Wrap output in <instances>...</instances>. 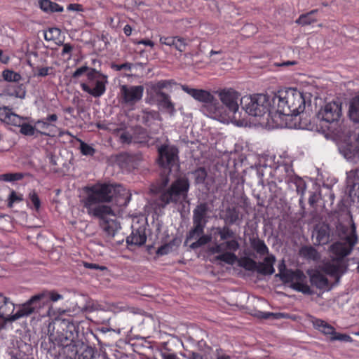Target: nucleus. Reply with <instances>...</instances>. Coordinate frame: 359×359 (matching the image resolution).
Here are the masks:
<instances>
[{"instance_id": "1", "label": "nucleus", "mask_w": 359, "mask_h": 359, "mask_svg": "<svg viewBox=\"0 0 359 359\" xmlns=\"http://www.w3.org/2000/svg\"><path fill=\"white\" fill-rule=\"evenodd\" d=\"M158 163L162 168L160 177L151 185L154 195L153 203L156 208H164L170 203H182L187 198L189 181L186 177H176L179 165V150L170 144L158 147Z\"/></svg>"}, {"instance_id": "2", "label": "nucleus", "mask_w": 359, "mask_h": 359, "mask_svg": "<svg viewBox=\"0 0 359 359\" xmlns=\"http://www.w3.org/2000/svg\"><path fill=\"white\" fill-rule=\"evenodd\" d=\"M336 232L340 241L329 247L330 261L325 264L324 271L335 278V284L339 283L341 276L348 269L345 257L349 255L358 243L356 226L352 217L350 219V228L340 222L336 224Z\"/></svg>"}, {"instance_id": "3", "label": "nucleus", "mask_w": 359, "mask_h": 359, "mask_svg": "<svg viewBox=\"0 0 359 359\" xmlns=\"http://www.w3.org/2000/svg\"><path fill=\"white\" fill-rule=\"evenodd\" d=\"M87 196L83 200V206L87 213L101 210L102 208H111L109 205L100 204L110 202L114 197H123V204L127 205L130 202L131 195L129 191L122 185L117 184L97 183L91 187H86Z\"/></svg>"}, {"instance_id": "4", "label": "nucleus", "mask_w": 359, "mask_h": 359, "mask_svg": "<svg viewBox=\"0 0 359 359\" xmlns=\"http://www.w3.org/2000/svg\"><path fill=\"white\" fill-rule=\"evenodd\" d=\"M214 93L218 96L222 104L215 98L214 103L208 106L212 116L222 122L231 118H236L239 109L238 100L241 99L240 93L232 88H224L214 91Z\"/></svg>"}, {"instance_id": "5", "label": "nucleus", "mask_w": 359, "mask_h": 359, "mask_svg": "<svg viewBox=\"0 0 359 359\" xmlns=\"http://www.w3.org/2000/svg\"><path fill=\"white\" fill-rule=\"evenodd\" d=\"M75 326L67 320L57 321L49 323L48 326V344L44 341L41 347L47 351L54 358H57L60 352L55 349V346L63 348L70 346L74 339Z\"/></svg>"}, {"instance_id": "6", "label": "nucleus", "mask_w": 359, "mask_h": 359, "mask_svg": "<svg viewBox=\"0 0 359 359\" xmlns=\"http://www.w3.org/2000/svg\"><path fill=\"white\" fill-rule=\"evenodd\" d=\"M272 107L280 115L294 116L305 109V100L302 93L294 88L278 90L271 96Z\"/></svg>"}, {"instance_id": "7", "label": "nucleus", "mask_w": 359, "mask_h": 359, "mask_svg": "<svg viewBox=\"0 0 359 359\" xmlns=\"http://www.w3.org/2000/svg\"><path fill=\"white\" fill-rule=\"evenodd\" d=\"M341 102L332 101L326 103L316 114L320 122V130L341 138L344 134L341 126Z\"/></svg>"}, {"instance_id": "8", "label": "nucleus", "mask_w": 359, "mask_h": 359, "mask_svg": "<svg viewBox=\"0 0 359 359\" xmlns=\"http://www.w3.org/2000/svg\"><path fill=\"white\" fill-rule=\"evenodd\" d=\"M278 268L279 273L276 274V277H279L285 283H290L291 288L307 295L314 294V291L307 284L306 276L302 271L287 269L284 259L279 262Z\"/></svg>"}, {"instance_id": "9", "label": "nucleus", "mask_w": 359, "mask_h": 359, "mask_svg": "<svg viewBox=\"0 0 359 359\" xmlns=\"http://www.w3.org/2000/svg\"><path fill=\"white\" fill-rule=\"evenodd\" d=\"M271 102V97L264 94L244 96L241 99L242 108L252 116H262L271 112L273 109Z\"/></svg>"}, {"instance_id": "10", "label": "nucleus", "mask_w": 359, "mask_h": 359, "mask_svg": "<svg viewBox=\"0 0 359 359\" xmlns=\"http://www.w3.org/2000/svg\"><path fill=\"white\" fill-rule=\"evenodd\" d=\"M88 215L99 219V226L109 241L114 238L121 229V224L116 219V215L111 208H102L101 210L93 211Z\"/></svg>"}, {"instance_id": "11", "label": "nucleus", "mask_w": 359, "mask_h": 359, "mask_svg": "<svg viewBox=\"0 0 359 359\" xmlns=\"http://www.w3.org/2000/svg\"><path fill=\"white\" fill-rule=\"evenodd\" d=\"M211 208L207 202H201L197 204L193 210V227L187 235L185 244L191 239L198 237L204 233V229L208 222V214Z\"/></svg>"}, {"instance_id": "12", "label": "nucleus", "mask_w": 359, "mask_h": 359, "mask_svg": "<svg viewBox=\"0 0 359 359\" xmlns=\"http://www.w3.org/2000/svg\"><path fill=\"white\" fill-rule=\"evenodd\" d=\"M173 84H175L173 80H161L147 84L151 92L156 96L157 105L166 111L170 116L175 114V104L171 101L170 96L164 93L163 89L171 88Z\"/></svg>"}, {"instance_id": "13", "label": "nucleus", "mask_w": 359, "mask_h": 359, "mask_svg": "<svg viewBox=\"0 0 359 359\" xmlns=\"http://www.w3.org/2000/svg\"><path fill=\"white\" fill-rule=\"evenodd\" d=\"M0 318L4 322H13L16 320L28 316L34 313V307H31L29 300L23 304L21 308L13 315H12L15 306L8 298L4 297L0 293Z\"/></svg>"}, {"instance_id": "14", "label": "nucleus", "mask_w": 359, "mask_h": 359, "mask_svg": "<svg viewBox=\"0 0 359 359\" xmlns=\"http://www.w3.org/2000/svg\"><path fill=\"white\" fill-rule=\"evenodd\" d=\"M276 261L274 255H269L264 257V262H257L248 257H243L238 259L239 266L247 271H256L262 276L272 275L275 272L273 265Z\"/></svg>"}, {"instance_id": "15", "label": "nucleus", "mask_w": 359, "mask_h": 359, "mask_svg": "<svg viewBox=\"0 0 359 359\" xmlns=\"http://www.w3.org/2000/svg\"><path fill=\"white\" fill-rule=\"evenodd\" d=\"M87 79L89 82H95V86L91 88L88 84L82 83V90L94 97L102 96L106 90V84L108 83L107 76L102 74L95 69H90L87 73Z\"/></svg>"}, {"instance_id": "16", "label": "nucleus", "mask_w": 359, "mask_h": 359, "mask_svg": "<svg viewBox=\"0 0 359 359\" xmlns=\"http://www.w3.org/2000/svg\"><path fill=\"white\" fill-rule=\"evenodd\" d=\"M114 132L121 133L119 141L121 144H147L150 137L147 130L141 126H137L132 128L130 130H125L122 128H116Z\"/></svg>"}, {"instance_id": "17", "label": "nucleus", "mask_w": 359, "mask_h": 359, "mask_svg": "<svg viewBox=\"0 0 359 359\" xmlns=\"http://www.w3.org/2000/svg\"><path fill=\"white\" fill-rule=\"evenodd\" d=\"M143 93V86L121 85L118 93L119 102L122 104L133 106L142 100Z\"/></svg>"}, {"instance_id": "18", "label": "nucleus", "mask_w": 359, "mask_h": 359, "mask_svg": "<svg viewBox=\"0 0 359 359\" xmlns=\"http://www.w3.org/2000/svg\"><path fill=\"white\" fill-rule=\"evenodd\" d=\"M62 298L60 294L50 292H43L32 297L29 300L31 307H34V313L38 312L39 309L48 304L50 301L57 302Z\"/></svg>"}, {"instance_id": "19", "label": "nucleus", "mask_w": 359, "mask_h": 359, "mask_svg": "<svg viewBox=\"0 0 359 359\" xmlns=\"http://www.w3.org/2000/svg\"><path fill=\"white\" fill-rule=\"evenodd\" d=\"M313 244L315 245H326L331 241L330 227L322 223L316 226L313 232Z\"/></svg>"}, {"instance_id": "20", "label": "nucleus", "mask_w": 359, "mask_h": 359, "mask_svg": "<svg viewBox=\"0 0 359 359\" xmlns=\"http://www.w3.org/2000/svg\"><path fill=\"white\" fill-rule=\"evenodd\" d=\"M182 88L184 92L188 93L195 100L201 102L208 103V106H210L214 103V95H212L209 91L203 89L191 88L185 85L182 86Z\"/></svg>"}, {"instance_id": "21", "label": "nucleus", "mask_w": 359, "mask_h": 359, "mask_svg": "<svg viewBox=\"0 0 359 359\" xmlns=\"http://www.w3.org/2000/svg\"><path fill=\"white\" fill-rule=\"evenodd\" d=\"M220 218L227 225H239L243 220L239 210L234 206H228L224 210L223 215L220 216Z\"/></svg>"}, {"instance_id": "22", "label": "nucleus", "mask_w": 359, "mask_h": 359, "mask_svg": "<svg viewBox=\"0 0 359 359\" xmlns=\"http://www.w3.org/2000/svg\"><path fill=\"white\" fill-rule=\"evenodd\" d=\"M309 280L313 286L319 290H330L332 286H330L329 280L326 276L318 271H309Z\"/></svg>"}, {"instance_id": "23", "label": "nucleus", "mask_w": 359, "mask_h": 359, "mask_svg": "<svg viewBox=\"0 0 359 359\" xmlns=\"http://www.w3.org/2000/svg\"><path fill=\"white\" fill-rule=\"evenodd\" d=\"M147 241V236L145 229L143 227H139L136 229H133L130 236L126 238V243L130 245H142Z\"/></svg>"}, {"instance_id": "24", "label": "nucleus", "mask_w": 359, "mask_h": 359, "mask_svg": "<svg viewBox=\"0 0 359 359\" xmlns=\"http://www.w3.org/2000/svg\"><path fill=\"white\" fill-rule=\"evenodd\" d=\"M250 243L252 249L258 255H259V256L273 255L272 254L269 253V248L265 244L264 241L263 240H261L257 236L250 237Z\"/></svg>"}, {"instance_id": "25", "label": "nucleus", "mask_w": 359, "mask_h": 359, "mask_svg": "<svg viewBox=\"0 0 359 359\" xmlns=\"http://www.w3.org/2000/svg\"><path fill=\"white\" fill-rule=\"evenodd\" d=\"M311 321L313 327L323 332L325 335H330L332 337L333 334H335V329L331 325L328 324L323 320L316 318L311 316Z\"/></svg>"}, {"instance_id": "26", "label": "nucleus", "mask_w": 359, "mask_h": 359, "mask_svg": "<svg viewBox=\"0 0 359 359\" xmlns=\"http://www.w3.org/2000/svg\"><path fill=\"white\" fill-rule=\"evenodd\" d=\"M292 120L294 121V126L295 128L300 129L313 130L314 126L311 123L310 118L304 111L297 115V119L292 116Z\"/></svg>"}, {"instance_id": "27", "label": "nucleus", "mask_w": 359, "mask_h": 359, "mask_svg": "<svg viewBox=\"0 0 359 359\" xmlns=\"http://www.w3.org/2000/svg\"><path fill=\"white\" fill-rule=\"evenodd\" d=\"M299 255L306 259L313 261L318 260L320 257V254L317 250L311 245L302 246L299 250Z\"/></svg>"}, {"instance_id": "28", "label": "nucleus", "mask_w": 359, "mask_h": 359, "mask_svg": "<svg viewBox=\"0 0 359 359\" xmlns=\"http://www.w3.org/2000/svg\"><path fill=\"white\" fill-rule=\"evenodd\" d=\"M348 116L353 122L359 123V96H356L351 100Z\"/></svg>"}, {"instance_id": "29", "label": "nucleus", "mask_w": 359, "mask_h": 359, "mask_svg": "<svg viewBox=\"0 0 359 359\" xmlns=\"http://www.w3.org/2000/svg\"><path fill=\"white\" fill-rule=\"evenodd\" d=\"M230 225L225 224L222 227L216 229L217 234L220 237L221 241H226L230 238H235V232L229 227Z\"/></svg>"}, {"instance_id": "30", "label": "nucleus", "mask_w": 359, "mask_h": 359, "mask_svg": "<svg viewBox=\"0 0 359 359\" xmlns=\"http://www.w3.org/2000/svg\"><path fill=\"white\" fill-rule=\"evenodd\" d=\"M160 118V114L156 111H143L142 116V122L147 126H150L152 121Z\"/></svg>"}, {"instance_id": "31", "label": "nucleus", "mask_w": 359, "mask_h": 359, "mask_svg": "<svg viewBox=\"0 0 359 359\" xmlns=\"http://www.w3.org/2000/svg\"><path fill=\"white\" fill-rule=\"evenodd\" d=\"M238 259V257L234 253L230 252H226L215 257L216 260L222 261L230 265L237 262Z\"/></svg>"}, {"instance_id": "32", "label": "nucleus", "mask_w": 359, "mask_h": 359, "mask_svg": "<svg viewBox=\"0 0 359 359\" xmlns=\"http://www.w3.org/2000/svg\"><path fill=\"white\" fill-rule=\"evenodd\" d=\"M255 316L262 319L275 320L285 318V315L283 313L263 312L259 311L255 313Z\"/></svg>"}, {"instance_id": "33", "label": "nucleus", "mask_w": 359, "mask_h": 359, "mask_svg": "<svg viewBox=\"0 0 359 359\" xmlns=\"http://www.w3.org/2000/svg\"><path fill=\"white\" fill-rule=\"evenodd\" d=\"M35 132H37L43 135H49V134L46 132H41L36 130L34 127L28 123H22L20 126V133L25 135H34Z\"/></svg>"}, {"instance_id": "34", "label": "nucleus", "mask_w": 359, "mask_h": 359, "mask_svg": "<svg viewBox=\"0 0 359 359\" xmlns=\"http://www.w3.org/2000/svg\"><path fill=\"white\" fill-rule=\"evenodd\" d=\"M198 238V240L190 245V248L193 250L197 249L210 242L212 238L210 236L203 235V233L196 238Z\"/></svg>"}, {"instance_id": "35", "label": "nucleus", "mask_w": 359, "mask_h": 359, "mask_svg": "<svg viewBox=\"0 0 359 359\" xmlns=\"http://www.w3.org/2000/svg\"><path fill=\"white\" fill-rule=\"evenodd\" d=\"M2 76L6 81H19L22 77L20 74L16 73L12 70L6 69L2 72Z\"/></svg>"}, {"instance_id": "36", "label": "nucleus", "mask_w": 359, "mask_h": 359, "mask_svg": "<svg viewBox=\"0 0 359 359\" xmlns=\"http://www.w3.org/2000/svg\"><path fill=\"white\" fill-rule=\"evenodd\" d=\"M24 175L21 172L5 173L0 175V180L5 182L18 181L23 178Z\"/></svg>"}, {"instance_id": "37", "label": "nucleus", "mask_w": 359, "mask_h": 359, "mask_svg": "<svg viewBox=\"0 0 359 359\" xmlns=\"http://www.w3.org/2000/svg\"><path fill=\"white\" fill-rule=\"evenodd\" d=\"M60 36V29L58 28H50L44 33V38L46 41H55Z\"/></svg>"}, {"instance_id": "38", "label": "nucleus", "mask_w": 359, "mask_h": 359, "mask_svg": "<svg viewBox=\"0 0 359 359\" xmlns=\"http://www.w3.org/2000/svg\"><path fill=\"white\" fill-rule=\"evenodd\" d=\"M315 22H316V19L313 18L312 15H309V14L307 13L302 14L296 20V23L301 25L302 26L309 25Z\"/></svg>"}, {"instance_id": "39", "label": "nucleus", "mask_w": 359, "mask_h": 359, "mask_svg": "<svg viewBox=\"0 0 359 359\" xmlns=\"http://www.w3.org/2000/svg\"><path fill=\"white\" fill-rule=\"evenodd\" d=\"M23 201V196L15 191H11L8 198V207L12 208L15 203H20Z\"/></svg>"}, {"instance_id": "40", "label": "nucleus", "mask_w": 359, "mask_h": 359, "mask_svg": "<svg viewBox=\"0 0 359 359\" xmlns=\"http://www.w3.org/2000/svg\"><path fill=\"white\" fill-rule=\"evenodd\" d=\"M53 70V67H36L34 68V76L37 77H44L49 74H52V72Z\"/></svg>"}, {"instance_id": "41", "label": "nucleus", "mask_w": 359, "mask_h": 359, "mask_svg": "<svg viewBox=\"0 0 359 359\" xmlns=\"http://www.w3.org/2000/svg\"><path fill=\"white\" fill-rule=\"evenodd\" d=\"M196 184H203L207 177V172L204 168H199L194 172Z\"/></svg>"}, {"instance_id": "42", "label": "nucleus", "mask_w": 359, "mask_h": 359, "mask_svg": "<svg viewBox=\"0 0 359 359\" xmlns=\"http://www.w3.org/2000/svg\"><path fill=\"white\" fill-rule=\"evenodd\" d=\"M223 244L225 249L233 252L237 251L240 248L239 243L236 239H234V238H231V240L225 241Z\"/></svg>"}, {"instance_id": "43", "label": "nucleus", "mask_w": 359, "mask_h": 359, "mask_svg": "<svg viewBox=\"0 0 359 359\" xmlns=\"http://www.w3.org/2000/svg\"><path fill=\"white\" fill-rule=\"evenodd\" d=\"M80 149L81 154L85 156H92L95 153V149L84 142H81Z\"/></svg>"}, {"instance_id": "44", "label": "nucleus", "mask_w": 359, "mask_h": 359, "mask_svg": "<svg viewBox=\"0 0 359 359\" xmlns=\"http://www.w3.org/2000/svg\"><path fill=\"white\" fill-rule=\"evenodd\" d=\"M187 45V44L184 38L175 36L172 46H174L177 50L180 52H183L185 50Z\"/></svg>"}, {"instance_id": "45", "label": "nucleus", "mask_w": 359, "mask_h": 359, "mask_svg": "<svg viewBox=\"0 0 359 359\" xmlns=\"http://www.w3.org/2000/svg\"><path fill=\"white\" fill-rule=\"evenodd\" d=\"M331 341H347V342H351L353 341L352 338L346 334H341L335 332V334H333L332 337H330Z\"/></svg>"}, {"instance_id": "46", "label": "nucleus", "mask_w": 359, "mask_h": 359, "mask_svg": "<svg viewBox=\"0 0 359 359\" xmlns=\"http://www.w3.org/2000/svg\"><path fill=\"white\" fill-rule=\"evenodd\" d=\"M21 122H22V119H21L20 116L11 112L10 114L9 117H8L7 121L6 122V123L11 124V125L15 126H20L22 125Z\"/></svg>"}, {"instance_id": "47", "label": "nucleus", "mask_w": 359, "mask_h": 359, "mask_svg": "<svg viewBox=\"0 0 359 359\" xmlns=\"http://www.w3.org/2000/svg\"><path fill=\"white\" fill-rule=\"evenodd\" d=\"M29 198L33 203L36 210H39L41 206V201L36 193L34 191H32L29 193Z\"/></svg>"}, {"instance_id": "48", "label": "nucleus", "mask_w": 359, "mask_h": 359, "mask_svg": "<svg viewBox=\"0 0 359 359\" xmlns=\"http://www.w3.org/2000/svg\"><path fill=\"white\" fill-rule=\"evenodd\" d=\"M11 111L7 107H0V121L6 123L9 117Z\"/></svg>"}, {"instance_id": "49", "label": "nucleus", "mask_w": 359, "mask_h": 359, "mask_svg": "<svg viewBox=\"0 0 359 359\" xmlns=\"http://www.w3.org/2000/svg\"><path fill=\"white\" fill-rule=\"evenodd\" d=\"M294 183L296 184L297 192L299 194L303 195L306 189L304 182L301 178H297L295 180Z\"/></svg>"}, {"instance_id": "50", "label": "nucleus", "mask_w": 359, "mask_h": 359, "mask_svg": "<svg viewBox=\"0 0 359 359\" xmlns=\"http://www.w3.org/2000/svg\"><path fill=\"white\" fill-rule=\"evenodd\" d=\"M350 196L353 198V201L357 200V203H359V184H354L351 191Z\"/></svg>"}, {"instance_id": "51", "label": "nucleus", "mask_w": 359, "mask_h": 359, "mask_svg": "<svg viewBox=\"0 0 359 359\" xmlns=\"http://www.w3.org/2000/svg\"><path fill=\"white\" fill-rule=\"evenodd\" d=\"M172 250V245L170 244H165L161 245L156 251V254L160 256H163L168 254Z\"/></svg>"}, {"instance_id": "52", "label": "nucleus", "mask_w": 359, "mask_h": 359, "mask_svg": "<svg viewBox=\"0 0 359 359\" xmlns=\"http://www.w3.org/2000/svg\"><path fill=\"white\" fill-rule=\"evenodd\" d=\"M91 68H89L88 66H82L79 68H78L72 74V77L73 78H79L80 77L81 75H83V74H86L88 73V72L90 69Z\"/></svg>"}, {"instance_id": "53", "label": "nucleus", "mask_w": 359, "mask_h": 359, "mask_svg": "<svg viewBox=\"0 0 359 359\" xmlns=\"http://www.w3.org/2000/svg\"><path fill=\"white\" fill-rule=\"evenodd\" d=\"M51 2L52 1H50V0H40L39 1V4L41 10H43L44 12L49 13Z\"/></svg>"}, {"instance_id": "54", "label": "nucleus", "mask_w": 359, "mask_h": 359, "mask_svg": "<svg viewBox=\"0 0 359 359\" xmlns=\"http://www.w3.org/2000/svg\"><path fill=\"white\" fill-rule=\"evenodd\" d=\"M131 66H132V64L126 62V63H123L121 65L113 64L111 65V68L115 69L116 71H121L122 69L130 70Z\"/></svg>"}, {"instance_id": "55", "label": "nucleus", "mask_w": 359, "mask_h": 359, "mask_svg": "<svg viewBox=\"0 0 359 359\" xmlns=\"http://www.w3.org/2000/svg\"><path fill=\"white\" fill-rule=\"evenodd\" d=\"M175 36H161L160 42L166 46H172Z\"/></svg>"}, {"instance_id": "56", "label": "nucleus", "mask_w": 359, "mask_h": 359, "mask_svg": "<svg viewBox=\"0 0 359 359\" xmlns=\"http://www.w3.org/2000/svg\"><path fill=\"white\" fill-rule=\"evenodd\" d=\"M84 266L87 269H100L101 271L107 270L106 266H100L98 264H93V263L84 262Z\"/></svg>"}, {"instance_id": "57", "label": "nucleus", "mask_w": 359, "mask_h": 359, "mask_svg": "<svg viewBox=\"0 0 359 359\" xmlns=\"http://www.w3.org/2000/svg\"><path fill=\"white\" fill-rule=\"evenodd\" d=\"M63 11V7L60 6L55 2H51V6L50 8L49 13H55V12H62Z\"/></svg>"}, {"instance_id": "58", "label": "nucleus", "mask_w": 359, "mask_h": 359, "mask_svg": "<svg viewBox=\"0 0 359 359\" xmlns=\"http://www.w3.org/2000/svg\"><path fill=\"white\" fill-rule=\"evenodd\" d=\"M68 11H83V6L79 4H70L67 6Z\"/></svg>"}, {"instance_id": "59", "label": "nucleus", "mask_w": 359, "mask_h": 359, "mask_svg": "<svg viewBox=\"0 0 359 359\" xmlns=\"http://www.w3.org/2000/svg\"><path fill=\"white\" fill-rule=\"evenodd\" d=\"M161 355L162 359H180L175 353L161 352Z\"/></svg>"}, {"instance_id": "60", "label": "nucleus", "mask_w": 359, "mask_h": 359, "mask_svg": "<svg viewBox=\"0 0 359 359\" xmlns=\"http://www.w3.org/2000/svg\"><path fill=\"white\" fill-rule=\"evenodd\" d=\"M223 247H224L223 243H220V244H217L215 246L212 247L210 249V251L212 253H213V254L220 253V252H222L224 250V248Z\"/></svg>"}, {"instance_id": "61", "label": "nucleus", "mask_w": 359, "mask_h": 359, "mask_svg": "<svg viewBox=\"0 0 359 359\" xmlns=\"http://www.w3.org/2000/svg\"><path fill=\"white\" fill-rule=\"evenodd\" d=\"M62 46L63 48L61 53L62 55H65V54H69L72 52L73 46L70 43H63Z\"/></svg>"}, {"instance_id": "62", "label": "nucleus", "mask_w": 359, "mask_h": 359, "mask_svg": "<svg viewBox=\"0 0 359 359\" xmlns=\"http://www.w3.org/2000/svg\"><path fill=\"white\" fill-rule=\"evenodd\" d=\"M188 359H203V356L197 352L191 351L188 355Z\"/></svg>"}, {"instance_id": "63", "label": "nucleus", "mask_w": 359, "mask_h": 359, "mask_svg": "<svg viewBox=\"0 0 359 359\" xmlns=\"http://www.w3.org/2000/svg\"><path fill=\"white\" fill-rule=\"evenodd\" d=\"M36 125L39 126L40 128L43 130H46L50 126V124L47 121L43 120H39L36 122Z\"/></svg>"}, {"instance_id": "64", "label": "nucleus", "mask_w": 359, "mask_h": 359, "mask_svg": "<svg viewBox=\"0 0 359 359\" xmlns=\"http://www.w3.org/2000/svg\"><path fill=\"white\" fill-rule=\"evenodd\" d=\"M317 195L315 193H313L309 198V203L310 205L314 206L317 203Z\"/></svg>"}]
</instances>
